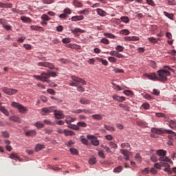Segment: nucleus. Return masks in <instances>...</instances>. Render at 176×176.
Wrapping results in <instances>:
<instances>
[{
    "label": "nucleus",
    "instance_id": "nucleus-1",
    "mask_svg": "<svg viewBox=\"0 0 176 176\" xmlns=\"http://www.w3.org/2000/svg\"><path fill=\"white\" fill-rule=\"evenodd\" d=\"M164 69H160L157 72V80L160 82H167V76L171 75V73L169 71L174 72V69L168 66H164Z\"/></svg>",
    "mask_w": 176,
    "mask_h": 176
},
{
    "label": "nucleus",
    "instance_id": "nucleus-2",
    "mask_svg": "<svg viewBox=\"0 0 176 176\" xmlns=\"http://www.w3.org/2000/svg\"><path fill=\"white\" fill-rule=\"evenodd\" d=\"M151 132L154 133V134H158L159 135H162V134L168 133V134H169V135L168 136L169 140H176V133L173 132V131L171 130H164L163 129L152 128Z\"/></svg>",
    "mask_w": 176,
    "mask_h": 176
},
{
    "label": "nucleus",
    "instance_id": "nucleus-3",
    "mask_svg": "<svg viewBox=\"0 0 176 176\" xmlns=\"http://www.w3.org/2000/svg\"><path fill=\"white\" fill-rule=\"evenodd\" d=\"M71 79L74 82H70L69 86L78 87V86H79V83H82V85H86L87 83L86 80L76 76H72Z\"/></svg>",
    "mask_w": 176,
    "mask_h": 176
},
{
    "label": "nucleus",
    "instance_id": "nucleus-4",
    "mask_svg": "<svg viewBox=\"0 0 176 176\" xmlns=\"http://www.w3.org/2000/svg\"><path fill=\"white\" fill-rule=\"evenodd\" d=\"M11 105L14 108H16V109H18L19 112H20L21 113H25V112H27L28 111L25 107L23 106L19 102H12Z\"/></svg>",
    "mask_w": 176,
    "mask_h": 176
},
{
    "label": "nucleus",
    "instance_id": "nucleus-5",
    "mask_svg": "<svg viewBox=\"0 0 176 176\" xmlns=\"http://www.w3.org/2000/svg\"><path fill=\"white\" fill-rule=\"evenodd\" d=\"M1 90L3 92L5 93V94H8V96H13L19 93V90L16 89L8 88L6 87H3Z\"/></svg>",
    "mask_w": 176,
    "mask_h": 176
},
{
    "label": "nucleus",
    "instance_id": "nucleus-6",
    "mask_svg": "<svg viewBox=\"0 0 176 176\" xmlns=\"http://www.w3.org/2000/svg\"><path fill=\"white\" fill-rule=\"evenodd\" d=\"M38 67H45V68H49L50 69H55L56 67L53 63L50 62H39L37 63Z\"/></svg>",
    "mask_w": 176,
    "mask_h": 176
},
{
    "label": "nucleus",
    "instance_id": "nucleus-7",
    "mask_svg": "<svg viewBox=\"0 0 176 176\" xmlns=\"http://www.w3.org/2000/svg\"><path fill=\"white\" fill-rule=\"evenodd\" d=\"M87 138H88V140H90L91 143L92 144V145H94V146H98V145H100V142L96 136L93 135H88L87 136Z\"/></svg>",
    "mask_w": 176,
    "mask_h": 176
},
{
    "label": "nucleus",
    "instance_id": "nucleus-8",
    "mask_svg": "<svg viewBox=\"0 0 176 176\" xmlns=\"http://www.w3.org/2000/svg\"><path fill=\"white\" fill-rule=\"evenodd\" d=\"M54 116L58 120L64 119V118H65V116H64L63 111L61 110H57L54 107Z\"/></svg>",
    "mask_w": 176,
    "mask_h": 176
},
{
    "label": "nucleus",
    "instance_id": "nucleus-9",
    "mask_svg": "<svg viewBox=\"0 0 176 176\" xmlns=\"http://www.w3.org/2000/svg\"><path fill=\"white\" fill-rule=\"evenodd\" d=\"M54 111V107H45L41 109V115L43 116H46L47 115H49V113H51V112Z\"/></svg>",
    "mask_w": 176,
    "mask_h": 176
},
{
    "label": "nucleus",
    "instance_id": "nucleus-10",
    "mask_svg": "<svg viewBox=\"0 0 176 176\" xmlns=\"http://www.w3.org/2000/svg\"><path fill=\"white\" fill-rule=\"evenodd\" d=\"M41 82H47V83H50V80H48L50 78V75L49 73H42L41 74Z\"/></svg>",
    "mask_w": 176,
    "mask_h": 176
},
{
    "label": "nucleus",
    "instance_id": "nucleus-11",
    "mask_svg": "<svg viewBox=\"0 0 176 176\" xmlns=\"http://www.w3.org/2000/svg\"><path fill=\"white\" fill-rule=\"evenodd\" d=\"M144 76L150 79V80H157V75H156V73L145 74Z\"/></svg>",
    "mask_w": 176,
    "mask_h": 176
},
{
    "label": "nucleus",
    "instance_id": "nucleus-12",
    "mask_svg": "<svg viewBox=\"0 0 176 176\" xmlns=\"http://www.w3.org/2000/svg\"><path fill=\"white\" fill-rule=\"evenodd\" d=\"M111 56H114L115 57H117L118 58H124V55L118 52L117 51H111L110 52Z\"/></svg>",
    "mask_w": 176,
    "mask_h": 176
},
{
    "label": "nucleus",
    "instance_id": "nucleus-13",
    "mask_svg": "<svg viewBox=\"0 0 176 176\" xmlns=\"http://www.w3.org/2000/svg\"><path fill=\"white\" fill-rule=\"evenodd\" d=\"M113 99L115 101H118V102H123V101H126V98L124 96H119L118 95H113Z\"/></svg>",
    "mask_w": 176,
    "mask_h": 176
},
{
    "label": "nucleus",
    "instance_id": "nucleus-14",
    "mask_svg": "<svg viewBox=\"0 0 176 176\" xmlns=\"http://www.w3.org/2000/svg\"><path fill=\"white\" fill-rule=\"evenodd\" d=\"M125 41H128L129 42H136L137 41H140V37L138 36H126L124 38Z\"/></svg>",
    "mask_w": 176,
    "mask_h": 176
},
{
    "label": "nucleus",
    "instance_id": "nucleus-15",
    "mask_svg": "<svg viewBox=\"0 0 176 176\" xmlns=\"http://www.w3.org/2000/svg\"><path fill=\"white\" fill-rule=\"evenodd\" d=\"M9 157L13 160H19V162H23V159H21L20 156H19L17 153H12Z\"/></svg>",
    "mask_w": 176,
    "mask_h": 176
},
{
    "label": "nucleus",
    "instance_id": "nucleus-16",
    "mask_svg": "<svg viewBox=\"0 0 176 176\" xmlns=\"http://www.w3.org/2000/svg\"><path fill=\"white\" fill-rule=\"evenodd\" d=\"M75 120H76V118H72L71 116H67L65 122L67 124H71V123L75 122Z\"/></svg>",
    "mask_w": 176,
    "mask_h": 176
},
{
    "label": "nucleus",
    "instance_id": "nucleus-17",
    "mask_svg": "<svg viewBox=\"0 0 176 176\" xmlns=\"http://www.w3.org/2000/svg\"><path fill=\"white\" fill-rule=\"evenodd\" d=\"M160 162H166L167 163H170V164H173V161L171 159L168 158L166 155H164L162 157H160L159 158Z\"/></svg>",
    "mask_w": 176,
    "mask_h": 176
},
{
    "label": "nucleus",
    "instance_id": "nucleus-18",
    "mask_svg": "<svg viewBox=\"0 0 176 176\" xmlns=\"http://www.w3.org/2000/svg\"><path fill=\"white\" fill-rule=\"evenodd\" d=\"M85 19V16L83 15H76L72 17L71 20L72 21H81V20H83Z\"/></svg>",
    "mask_w": 176,
    "mask_h": 176
},
{
    "label": "nucleus",
    "instance_id": "nucleus-19",
    "mask_svg": "<svg viewBox=\"0 0 176 176\" xmlns=\"http://www.w3.org/2000/svg\"><path fill=\"white\" fill-rule=\"evenodd\" d=\"M71 31L72 34H74V35H78V33L84 34V32H85V30L80 28H74V29H72Z\"/></svg>",
    "mask_w": 176,
    "mask_h": 176
},
{
    "label": "nucleus",
    "instance_id": "nucleus-20",
    "mask_svg": "<svg viewBox=\"0 0 176 176\" xmlns=\"http://www.w3.org/2000/svg\"><path fill=\"white\" fill-rule=\"evenodd\" d=\"M36 135V131L35 130H30L25 133L26 137H34Z\"/></svg>",
    "mask_w": 176,
    "mask_h": 176
},
{
    "label": "nucleus",
    "instance_id": "nucleus-21",
    "mask_svg": "<svg viewBox=\"0 0 176 176\" xmlns=\"http://www.w3.org/2000/svg\"><path fill=\"white\" fill-rule=\"evenodd\" d=\"M96 12H97L98 14H99V16H101L102 17H105V16H107V12L104 11L101 8H98L96 10Z\"/></svg>",
    "mask_w": 176,
    "mask_h": 176
},
{
    "label": "nucleus",
    "instance_id": "nucleus-22",
    "mask_svg": "<svg viewBox=\"0 0 176 176\" xmlns=\"http://www.w3.org/2000/svg\"><path fill=\"white\" fill-rule=\"evenodd\" d=\"M80 104H82L83 105H89V104H90V100H88L85 98H81L80 99Z\"/></svg>",
    "mask_w": 176,
    "mask_h": 176
},
{
    "label": "nucleus",
    "instance_id": "nucleus-23",
    "mask_svg": "<svg viewBox=\"0 0 176 176\" xmlns=\"http://www.w3.org/2000/svg\"><path fill=\"white\" fill-rule=\"evenodd\" d=\"M0 111L4 113L6 116H9V111H8V110L5 108V107L2 106V104H0Z\"/></svg>",
    "mask_w": 176,
    "mask_h": 176
},
{
    "label": "nucleus",
    "instance_id": "nucleus-24",
    "mask_svg": "<svg viewBox=\"0 0 176 176\" xmlns=\"http://www.w3.org/2000/svg\"><path fill=\"white\" fill-rule=\"evenodd\" d=\"M10 120H12V122H15L16 123H20V118L16 116H13L10 117Z\"/></svg>",
    "mask_w": 176,
    "mask_h": 176
},
{
    "label": "nucleus",
    "instance_id": "nucleus-25",
    "mask_svg": "<svg viewBox=\"0 0 176 176\" xmlns=\"http://www.w3.org/2000/svg\"><path fill=\"white\" fill-rule=\"evenodd\" d=\"M21 20L23 21V23H32V21L30 17H27L25 16H21Z\"/></svg>",
    "mask_w": 176,
    "mask_h": 176
},
{
    "label": "nucleus",
    "instance_id": "nucleus-26",
    "mask_svg": "<svg viewBox=\"0 0 176 176\" xmlns=\"http://www.w3.org/2000/svg\"><path fill=\"white\" fill-rule=\"evenodd\" d=\"M42 149H45V145L43 144H36L35 147V151L36 152H39V151H42Z\"/></svg>",
    "mask_w": 176,
    "mask_h": 176
},
{
    "label": "nucleus",
    "instance_id": "nucleus-27",
    "mask_svg": "<svg viewBox=\"0 0 176 176\" xmlns=\"http://www.w3.org/2000/svg\"><path fill=\"white\" fill-rule=\"evenodd\" d=\"M102 116L101 114H94L91 117L95 120H102Z\"/></svg>",
    "mask_w": 176,
    "mask_h": 176
},
{
    "label": "nucleus",
    "instance_id": "nucleus-28",
    "mask_svg": "<svg viewBox=\"0 0 176 176\" xmlns=\"http://www.w3.org/2000/svg\"><path fill=\"white\" fill-rule=\"evenodd\" d=\"M166 153H167V151H166L164 150H157V155L158 156H160V157H162L163 156H166Z\"/></svg>",
    "mask_w": 176,
    "mask_h": 176
},
{
    "label": "nucleus",
    "instance_id": "nucleus-29",
    "mask_svg": "<svg viewBox=\"0 0 176 176\" xmlns=\"http://www.w3.org/2000/svg\"><path fill=\"white\" fill-rule=\"evenodd\" d=\"M30 28H31V30H33L34 31H43V28H42L41 26L31 25Z\"/></svg>",
    "mask_w": 176,
    "mask_h": 176
},
{
    "label": "nucleus",
    "instance_id": "nucleus-30",
    "mask_svg": "<svg viewBox=\"0 0 176 176\" xmlns=\"http://www.w3.org/2000/svg\"><path fill=\"white\" fill-rule=\"evenodd\" d=\"M73 4L76 6V8H83V3L80 1L74 0L73 1Z\"/></svg>",
    "mask_w": 176,
    "mask_h": 176
},
{
    "label": "nucleus",
    "instance_id": "nucleus-31",
    "mask_svg": "<svg viewBox=\"0 0 176 176\" xmlns=\"http://www.w3.org/2000/svg\"><path fill=\"white\" fill-rule=\"evenodd\" d=\"M164 16H166V17H168V19H170V20H174V14H170L164 11Z\"/></svg>",
    "mask_w": 176,
    "mask_h": 176
},
{
    "label": "nucleus",
    "instance_id": "nucleus-32",
    "mask_svg": "<svg viewBox=\"0 0 176 176\" xmlns=\"http://www.w3.org/2000/svg\"><path fill=\"white\" fill-rule=\"evenodd\" d=\"M64 134L66 136L75 135V133L73 131H69V130H67V129L64 130Z\"/></svg>",
    "mask_w": 176,
    "mask_h": 176
},
{
    "label": "nucleus",
    "instance_id": "nucleus-33",
    "mask_svg": "<svg viewBox=\"0 0 176 176\" xmlns=\"http://www.w3.org/2000/svg\"><path fill=\"white\" fill-rule=\"evenodd\" d=\"M34 126H35V127H36L37 129H43V127H45V124H43L42 122H36Z\"/></svg>",
    "mask_w": 176,
    "mask_h": 176
},
{
    "label": "nucleus",
    "instance_id": "nucleus-34",
    "mask_svg": "<svg viewBox=\"0 0 176 176\" xmlns=\"http://www.w3.org/2000/svg\"><path fill=\"white\" fill-rule=\"evenodd\" d=\"M148 41L149 42H151V43H157V41H160V38H155V37H149L148 38Z\"/></svg>",
    "mask_w": 176,
    "mask_h": 176
},
{
    "label": "nucleus",
    "instance_id": "nucleus-35",
    "mask_svg": "<svg viewBox=\"0 0 176 176\" xmlns=\"http://www.w3.org/2000/svg\"><path fill=\"white\" fill-rule=\"evenodd\" d=\"M169 127H170V129H175L176 121L175 120H170L169 121Z\"/></svg>",
    "mask_w": 176,
    "mask_h": 176
},
{
    "label": "nucleus",
    "instance_id": "nucleus-36",
    "mask_svg": "<svg viewBox=\"0 0 176 176\" xmlns=\"http://www.w3.org/2000/svg\"><path fill=\"white\" fill-rule=\"evenodd\" d=\"M104 127L106 130H108V131H115V127L113 126L105 124Z\"/></svg>",
    "mask_w": 176,
    "mask_h": 176
},
{
    "label": "nucleus",
    "instance_id": "nucleus-37",
    "mask_svg": "<svg viewBox=\"0 0 176 176\" xmlns=\"http://www.w3.org/2000/svg\"><path fill=\"white\" fill-rule=\"evenodd\" d=\"M155 116L157 118H164V119H166L167 118L166 114H164L163 113H155Z\"/></svg>",
    "mask_w": 176,
    "mask_h": 176
},
{
    "label": "nucleus",
    "instance_id": "nucleus-38",
    "mask_svg": "<svg viewBox=\"0 0 176 176\" xmlns=\"http://www.w3.org/2000/svg\"><path fill=\"white\" fill-rule=\"evenodd\" d=\"M98 61H100V63H102L103 65H108V60L102 59L101 58H98Z\"/></svg>",
    "mask_w": 176,
    "mask_h": 176
},
{
    "label": "nucleus",
    "instance_id": "nucleus-39",
    "mask_svg": "<svg viewBox=\"0 0 176 176\" xmlns=\"http://www.w3.org/2000/svg\"><path fill=\"white\" fill-rule=\"evenodd\" d=\"M135 160L138 162L139 163H141L142 162V157H141V155H140L139 153H137L135 156Z\"/></svg>",
    "mask_w": 176,
    "mask_h": 176
},
{
    "label": "nucleus",
    "instance_id": "nucleus-40",
    "mask_svg": "<svg viewBox=\"0 0 176 176\" xmlns=\"http://www.w3.org/2000/svg\"><path fill=\"white\" fill-rule=\"evenodd\" d=\"M119 107H120V108H123V109H124L125 111H130V107H129V106H127L124 104L120 103L119 104Z\"/></svg>",
    "mask_w": 176,
    "mask_h": 176
},
{
    "label": "nucleus",
    "instance_id": "nucleus-41",
    "mask_svg": "<svg viewBox=\"0 0 176 176\" xmlns=\"http://www.w3.org/2000/svg\"><path fill=\"white\" fill-rule=\"evenodd\" d=\"M77 126L78 127H87V124L86 122H78L77 123Z\"/></svg>",
    "mask_w": 176,
    "mask_h": 176
},
{
    "label": "nucleus",
    "instance_id": "nucleus-42",
    "mask_svg": "<svg viewBox=\"0 0 176 176\" xmlns=\"http://www.w3.org/2000/svg\"><path fill=\"white\" fill-rule=\"evenodd\" d=\"M12 12H13V13H17V14H24L22 10H17L16 8H12Z\"/></svg>",
    "mask_w": 176,
    "mask_h": 176
},
{
    "label": "nucleus",
    "instance_id": "nucleus-43",
    "mask_svg": "<svg viewBox=\"0 0 176 176\" xmlns=\"http://www.w3.org/2000/svg\"><path fill=\"white\" fill-rule=\"evenodd\" d=\"M67 127H69V129H72L73 130H79L78 126L75 124H69Z\"/></svg>",
    "mask_w": 176,
    "mask_h": 176
},
{
    "label": "nucleus",
    "instance_id": "nucleus-44",
    "mask_svg": "<svg viewBox=\"0 0 176 176\" xmlns=\"http://www.w3.org/2000/svg\"><path fill=\"white\" fill-rule=\"evenodd\" d=\"M70 152L72 155H78V153H79V151H78V149H76L75 148H71Z\"/></svg>",
    "mask_w": 176,
    "mask_h": 176
},
{
    "label": "nucleus",
    "instance_id": "nucleus-45",
    "mask_svg": "<svg viewBox=\"0 0 176 176\" xmlns=\"http://www.w3.org/2000/svg\"><path fill=\"white\" fill-rule=\"evenodd\" d=\"M123 170V166H120L113 169L114 173H120Z\"/></svg>",
    "mask_w": 176,
    "mask_h": 176
},
{
    "label": "nucleus",
    "instance_id": "nucleus-46",
    "mask_svg": "<svg viewBox=\"0 0 176 176\" xmlns=\"http://www.w3.org/2000/svg\"><path fill=\"white\" fill-rule=\"evenodd\" d=\"M89 164H96L97 163V160L96 159V157H92L89 160Z\"/></svg>",
    "mask_w": 176,
    "mask_h": 176
},
{
    "label": "nucleus",
    "instance_id": "nucleus-47",
    "mask_svg": "<svg viewBox=\"0 0 176 176\" xmlns=\"http://www.w3.org/2000/svg\"><path fill=\"white\" fill-rule=\"evenodd\" d=\"M120 34H122V35H129L130 31L127 29H124L120 31Z\"/></svg>",
    "mask_w": 176,
    "mask_h": 176
},
{
    "label": "nucleus",
    "instance_id": "nucleus-48",
    "mask_svg": "<svg viewBox=\"0 0 176 176\" xmlns=\"http://www.w3.org/2000/svg\"><path fill=\"white\" fill-rule=\"evenodd\" d=\"M121 21H123V23H125L127 24L130 20L129 19V17L127 16H122L121 17Z\"/></svg>",
    "mask_w": 176,
    "mask_h": 176
},
{
    "label": "nucleus",
    "instance_id": "nucleus-49",
    "mask_svg": "<svg viewBox=\"0 0 176 176\" xmlns=\"http://www.w3.org/2000/svg\"><path fill=\"white\" fill-rule=\"evenodd\" d=\"M161 166L166 167V168L164 169V171H167V169L170 168V164L166 162L161 163Z\"/></svg>",
    "mask_w": 176,
    "mask_h": 176
},
{
    "label": "nucleus",
    "instance_id": "nucleus-50",
    "mask_svg": "<svg viewBox=\"0 0 176 176\" xmlns=\"http://www.w3.org/2000/svg\"><path fill=\"white\" fill-rule=\"evenodd\" d=\"M116 50L118 52H123V50H124V47L122 46V45H118L116 47Z\"/></svg>",
    "mask_w": 176,
    "mask_h": 176
},
{
    "label": "nucleus",
    "instance_id": "nucleus-51",
    "mask_svg": "<svg viewBox=\"0 0 176 176\" xmlns=\"http://www.w3.org/2000/svg\"><path fill=\"white\" fill-rule=\"evenodd\" d=\"M120 152H121V153L122 154V155H124V156H125V157H126V156H129V151H127V150H124V149H121L120 150Z\"/></svg>",
    "mask_w": 176,
    "mask_h": 176
},
{
    "label": "nucleus",
    "instance_id": "nucleus-52",
    "mask_svg": "<svg viewBox=\"0 0 176 176\" xmlns=\"http://www.w3.org/2000/svg\"><path fill=\"white\" fill-rule=\"evenodd\" d=\"M167 3H168V5H170L172 6H175L176 1H175V0H168Z\"/></svg>",
    "mask_w": 176,
    "mask_h": 176
},
{
    "label": "nucleus",
    "instance_id": "nucleus-53",
    "mask_svg": "<svg viewBox=\"0 0 176 176\" xmlns=\"http://www.w3.org/2000/svg\"><path fill=\"white\" fill-rule=\"evenodd\" d=\"M142 108H144V109H149V108H151V105L149 103H143Z\"/></svg>",
    "mask_w": 176,
    "mask_h": 176
},
{
    "label": "nucleus",
    "instance_id": "nucleus-54",
    "mask_svg": "<svg viewBox=\"0 0 176 176\" xmlns=\"http://www.w3.org/2000/svg\"><path fill=\"white\" fill-rule=\"evenodd\" d=\"M104 36H106L107 38H110L111 39H115V36L111 33H105Z\"/></svg>",
    "mask_w": 176,
    "mask_h": 176
},
{
    "label": "nucleus",
    "instance_id": "nucleus-55",
    "mask_svg": "<svg viewBox=\"0 0 176 176\" xmlns=\"http://www.w3.org/2000/svg\"><path fill=\"white\" fill-rule=\"evenodd\" d=\"M109 146L111 147V148H113V149H116L118 148V144H116L115 142H109Z\"/></svg>",
    "mask_w": 176,
    "mask_h": 176
},
{
    "label": "nucleus",
    "instance_id": "nucleus-56",
    "mask_svg": "<svg viewBox=\"0 0 176 176\" xmlns=\"http://www.w3.org/2000/svg\"><path fill=\"white\" fill-rule=\"evenodd\" d=\"M43 3L50 5V3H53L54 2V0H43Z\"/></svg>",
    "mask_w": 176,
    "mask_h": 176
},
{
    "label": "nucleus",
    "instance_id": "nucleus-57",
    "mask_svg": "<svg viewBox=\"0 0 176 176\" xmlns=\"http://www.w3.org/2000/svg\"><path fill=\"white\" fill-rule=\"evenodd\" d=\"M108 60L110 63H116V61H118V60L116 59V58L115 57H112V56H109L108 58Z\"/></svg>",
    "mask_w": 176,
    "mask_h": 176
},
{
    "label": "nucleus",
    "instance_id": "nucleus-58",
    "mask_svg": "<svg viewBox=\"0 0 176 176\" xmlns=\"http://www.w3.org/2000/svg\"><path fill=\"white\" fill-rule=\"evenodd\" d=\"M144 98H146V100H153V98L149 94H146Z\"/></svg>",
    "mask_w": 176,
    "mask_h": 176
},
{
    "label": "nucleus",
    "instance_id": "nucleus-59",
    "mask_svg": "<svg viewBox=\"0 0 176 176\" xmlns=\"http://www.w3.org/2000/svg\"><path fill=\"white\" fill-rule=\"evenodd\" d=\"M100 42L102 43H104L105 45H109V39H107L105 38H103L101 39Z\"/></svg>",
    "mask_w": 176,
    "mask_h": 176
},
{
    "label": "nucleus",
    "instance_id": "nucleus-60",
    "mask_svg": "<svg viewBox=\"0 0 176 176\" xmlns=\"http://www.w3.org/2000/svg\"><path fill=\"white\" fill-rule=\"evenodd\" d=\"M81 142L82 144H84L85 145H89V141L87 139L85 138H81Z\"/></svg>",
    "mask_w": 176,
    "mask_h": 176
},
{
    "label": "nucleus",
    "instance_id": "nucleus-61",
    "mask_svg": "<svg viewBox=\"0 0 176 176\" xmlns=\"http://www.w3.org/2000/svg\"><path fill=\"white\" fill-rule=\"evenodd\" d=\"M41 19L43 20H45V21H49V20H50V18L49 17V16H47L45 14L42 15Z\"/></svg>",
    "mask_w": 176,
    "mask_h": 176
},
{
    "label": "nucleus",
    "instance_id": "nucleus-62",
    "mask_svg": "<svg viewBox=\"0 0 176 176\" xmlns=\"http://www.w3.org/2000/svg\"><path fill=\"white\" fill-rule=\"evenodd\" d=\"M63 43H71V38H65L62 39Z\"/></svg>",
    "mask_w": 176,
    "mask_h": 176
},
{
    "label": "nucleus",
    "instance_id": "nucleus-63",
    "mask_svg": "<svg viewBox=\"0 0 176 176\" xmlns=\"http://www.w3.org/2000/svg\"><path fill=\"white\" fill-rule=\"evenodd\" d=\"M123 93L126 96H133V91H131L130 90H125V91H123Z\"/></svg>",
    "mask_w": 176,
    "mask_h": 176
},
{
    "label": "nucleus",
    "instance_id": "nucleus-64",
    "mask_svg": "<svg viewBox=\"0 0 176 176\" xmlns=\"http://www.w3.org/2000/svg\"><path fill=\"white\" fill-rule=\"evenodd\" d=\"M152 94H153L154 96H159L160 94V91H159L156 89H154L153 90Z\"/></svg>",
    "mask_w": 176,
    "mask_h": 176
}]
</instances>
